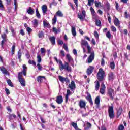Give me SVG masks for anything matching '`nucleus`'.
I'll list each match as a JSON object with an SVG mask.
<instances>
[{"mask_svg": "<svg viewBox=\"0 0 130 130\" xmlns=\"http://www.w3.org/2000/svg\"><path fill=\"white\" fill-rule=\"evenodd\" d=\"M23 71L21 72L18 73V81L20 83L22 87H25L26 86V83L25 82V79L23 78V74L24 76L27 75V67L26 64H24L23 66Z\"/></svg>", "mask_w": 130, "mask_h": 130, "instance_id": "1", "label": "nucleus"}, {"mask_svg": "<svg viewBox=\"0 0 130 130\" xmlns=\"http://www.w3.org/2000/svg\"><path fill=\"white\" fill-rule=\"evenodd\" d=\"M54 59L57 63L60 64L59 68L60 71H62V70H66L67 72H72V68L70 65H69V63L66 62L64 65H63V64H62V61L60 60H57V58H56V57H54Z\"/></svg>", "mask_w": 130, "mask_h": 130, "instance_id": "2", "label": "nucleus"}, {"mask_svg": "<svg viewBox=\"0 0 130 130\" xmlns=\"http://www.w3.org/2000/svg\"><path fill=\"white\" fill-rule=\"evenodd\" d=\"M87 47L88 50V53H90V55L88 57V63H91V62L94 60V58L95 57V53L94 52H91L92 48L90 47V46H88Z\"/></svg>", "mask_w": 130, "mask_h": 130, "instance_id": "3", "label": "nucleus"}, {"mask_svg": "<svg viewBox=\"0 0 130 130\" xmlns=\"http://www.w3.org/2000/svg\"><path fill=\"white\" fill-rule=\"evenodd\" d=\"M105 75V73L104 71H103V69H102V68H100L97 74L98 80H99V81H103Z\"/></svg>", "mask_w": 130, "mask_h": 130, "instance_id": "4", "label": "nucleus"}, {"mask_svg": "<svg viewBox=\"0 0 130 130\" xmlns=\"http://www.w3.org/2000/svg\"><path fill=\"white\" fill-rule=\"evenodd\" d=\"M108 113L110 118L112 119L114 117V111H113V107L109 106L108 108Z\"/></svg>", "mask_w": 130, "mask_h": 130, "instance_id": "5", "label": "nucleus"}, {"mask_svg": "<svg viewBox=\"0 0 130 130\" xmlns=\"http://www.w3.org/2000/svg\"><path fill=\"white\" fill-rule=\"evenodd\" d=\"M78 17L81 21H84V19L86 18V11L85 10L82 11V13H79Z\"/></svg>", "mask_w": 130, "mask_h": 130, "instance_id": "6", "label": "nucleus"}, {"mask_svg": "<svg viewBox=\"0 0 130 130\" xmlns=\"http://www.w3.org/2000/svg\"><path fill=\"white\" fill-rule=\"evenodd\" d=\"M69 88L71 90V91H74L76 89V83L74 81H72L70 84L68 85Z\"/></svg>", "mask_w": 130, "mask_h": 130, "instance_id": "7", "label": "nucleus"}, {"mask_svg": "<svg viewBox=\"0 0 130 130\" xmlns=\"http://www.w3.org/2000/svg\"><path fill=\"white\" fill-rule=\"evenodd\" d=\"M56 102H57L58 104H61L63 102L62 96L60 95L57 96L56 99Z\"/></svg>", "mask_w": 130, "mask_h": 130, "instance_id": "8", "label": "nucleus"}, {"mask_svg": "<svg viewBox=\"0 0 130 130\" xmlns=\"http://www.w3.org/2000/svg\"><path fill=\"white\" fill-rule=\"evenodd\" d=\"M106 87H105V85L103 82L102 83V84L101 85V88H100V93L102 94H104L105 93V89Z\"/></svg>", "mask_w": 130, "mask_h": 130, "instance_id": "9", "label": "nucleus"}, {"mask_svg": "<svg viewBox=\"0 0 130 130\" xmlns=\"http://www.w3.org/2000/svg\"><path fill=\"white\" fill-rule=\"evenodd\" d=\"M114 23L116 27H118V28H120V23L117 18H115L114 20Z\"/></svg>", "mask_w": 130, "mask_h": 130, "instance_id": "10", "label": "nucleus"}, {"mask_svg": "<svg viewBox=\"0 0 130 130\" xmlns=\"http://www.w3.org/2000/svg\"><path fill=\"white\" fill-rule=\"evenodd\" d=\"M58 79L60 82H61V83H64V82H69V79H68V78H64L61 76H59Z\"/></svg>", "mask_w": 130, "mask_h": 130, "instance_id": "11", "label": "nucleus"}, {"mask_svg": "<svg viewBox=\"0 0 130 130\" xmlns=\"http://www.w3.org/2000/svg\"><path fill=\"white\" fill-rule=\"evenodd\" d=\"M79 105L80 108H85V107H86V102L83 100H80L79 103Z\"/></svg>", "mask_w": 130, "mask_h": 130, "instance_id": "12", "label": "nucleus"}, {"mask_svg": "<svg viewBox=\"0 0 130 130\" xmlns=\"http://www.w3.org/2000/svg\"><path fill=\"white\" fill-rule=\"evenodd\" d=\"M93 71H94V68L92 66H89L87 70V74L89 76L91 75L92 73H93Z\"/></svg>", "mask_w": 130, "mask_h": 130, "instance_id": "13", "label": "nucleus"}, {"mask_svg": "<svg viewBox=\"0 0 130 130\" xmlns=\"http://www.w3.org/2000/svg\"><path fill=\"white\" fill-rule=\"evenodd\" d=\"M43 79L44 80H45V77L39 76L37 78V82H38V83H42V82H43Z\"/></svg>", "mask_w": 130, "mask_h": 130, "instance_id": "14", "label": "nucleus"}, {"mask_svg": "<svg viewBox=\"0 0 130 130\" xmlns=\"http://www.w3.org/2000/svg\"><path fill=\"white\" fill-rule=\"evenodd\" d=\"M66 58L68 59V61L69 62H74V59L72 57V56L70 55V54H67L66 55Z\"/></svg>", "mask_w": 130, "mask_h": 130, "instance_id": "15", "label": "nucleus"}, {"mask_svg": "<svg viewBox=\"0 0 130 130\" xmlns=\"http://www.w3.org/2000/svg\"><path fill=\"white\" fill-rule=\"evenodd\" d=\"M27 12L28 15H33L35 13V10L31 7H29L27 9Z\"/></svg>", "mask_w": 130, "mask_h": 130, "instance_id": "16", "label": "nucleus"}, {"mask_svg": "<svg viewBox=\"0 0 130 130\" xmlns=\"http://www.w3.org/2000/svg\"><path fill=\"white\" fill-rule=\"evenodd\" d=\"M0 71H1L2 73H3L4 75H8V71L5 67H1Z\"/></svg>", "mask_w": 130, "mask_h": 130, "instance_id": "17", "label": "nucleus"}, {"mask_svg": "<svg viewBox=\"0 0 130 130\" xmlns=\"http://www.w3.org/2000/svg\"><path fill=\"white\" fill-rule=\"evenodd\" d=\"M42 10L43 15H45V14H46V12H47V6L45 5H43L42 6Z\"/></svg>", "mask_w": 130, "mask_h": 130, "instance_id": "18", "label": "nucleus"}, {"mask_svg": "<svg viewBox=\"0 0 130 130\" xmlns=\"http://www.w3.org/2000/svg\"><path fill=\"white\" fill-rule=\"evenodd\" d=\"M112 94H113V89L111 88L109 89L108 91V94L112 100L113 99V97L112 96Z\"/></svg>", "mask_w": 130, "mask_h": 130, "instance_id": "19", "label": "nucleus"}, {"mask_svg": "<svg viewBox=\"0 0 130 130\" xmlns=\"http://www.w3.org/2000/svg\"><path fill=\"white\" fill-rule=\"evenodd\" d=\"M81 45L83 47V45L84 46H86L87 47H88V46H89V43H88V42H87V41H85L84 40H82L81 41Z\"/></svg>", "mask_w": 130, "mask_h": 130, "instance_id": "20", "label": "nucleus"}, {"mask_svg": "<svg viewBox=\"0 0 130 130\" xmlns=\"http://www.w3.org/2000/svg\"><path fill=\"white\" fill-rule=\"evenodd\" d=\"M95 84V89L96 91H98L99 90V88L100 87V84H99V82L98 81H96L94 82Z\"/></svg>", "mask_w": 130, "mask_h": 130, "instance_id": "21", "label": "nucleus"}, {"mask_svg": "<svg viewBox=\"0 0 130 130\" xmlns=\"http://www.w3.org/2000/svg\"><path fill=\"white\" fill-rule=\"evenodd\" d=\"M50 40L52 45H55V37H50Z\"/></svg>", "mask_w": 130, "mask_h": 130, "instance_id": "22", "label": "nucleus"}, {"mask_svg": "<svg viewBox=\"0 0 130 130\" xmlns=\"http://www.w3.org/2000/svg\"><path fill=\"white\" fill-rule=\"evenodd\" d=\"M52 31L55 34H57V33H60V28H58V29L56 27H53L52 28Z\"/></svg>", "mask_w": 130, "mask_h": 130, "instance_id": "23", "label": "nucleus"}, {"mask_svg": "<svg viewBox=\"0 0 130 130\" xmlns=\"http://www.w3.org/2000/svg\"><path fill=\"white\" fill-rule=\"evenodd\" d=\"M87 99H88L89 102L91 105H93V101L92 100V97H91V94H88Z\"/></svg>", "mask_w": 130, "mask_h": 130, "instance_id": "24", "label": "nucleus"}, {"mask_svg": "<svg viewBox=\"0 0 130 130\" xmlns=\"http://www.w3.org/2000/svg\"><path fill=\"white\" fill-rule=\"evenodd\" d=\"M121 113H122V108L119 107L117 113V116L119 117L121 115Z\"/></svg>", "mask_w": 130, "mask_h": 130, "instance_id": "25", "label": "nucleus"}, {"mask_svg": "<svg viewBox=\"0 0 130 130\" xmlns=\"http://www.w3.org/2000/svg\"><path fill=\"white\" fill-rule=\"evenodd\" d=\"M48 21H47V20H43V26H44V28H47L48 27Z\"/></svg>", "mask_w": 130, "mask_h": 130, "instance_id": "26", "label": "nucleus"}, {"mask_svg": "<svg viewBox=\"0 0 130 130\" xmlns=\"http://www.w3.org/2000/svg\"><path fill=\"white\" fill-rule=\"evenodd\" d=\"M87 127H85L84 128V130H89V128H91L92 127V124L90 123V122H87Z\"/></svg>", "mask_w": 130, "mask_h": 130, "instance_id": "27", "label": "nucleus"}, {"mask_svg": "<svg viewBox=\"0 0 130 130\" xmlns=\"http://www.w3.org/2000/svg\"><path fill=\"white\" fill-rule=\"evenodd\" d=\"M71 31H72V35L73 36H76V35H77V32H76V27H72Z\"/></svg>", "mask_w": 130, "mask_h": 130, "instance_id": "28", "label": "nucleus"}, {"mask_svg": "<svg viewBox=\"0 0 130 130\" xmlns=\"http://www.w3.org/2000/svg\"><path fill=\"white\" fill-rule=\"evenodd\" d=\"M33 25L35 28H36L38 26V20L37 19H34L33 21Z\"/></svg>", "mask_w": 130, "mask_h": 130, "instance_id": "29", "label": "nucleus"}, {"mask_svg": "<svg viewBox=\"0 0 130 130\" xmlns=\"http://www.w3.org/2000/svg\"><path fill=\"white\" fill-rule=\"evenodd\" d=\"M57 20V18H56V16H54V18L52 19V25H55Z\"/></svg>", "mask_w": 130, "mask_h": 130, "instance_id": "30", "label": "nucleus"}, {"mask_svg": "<svg viewBox=\"0 0 130 130\" xmlns=\"http://www.w3.org/2000/svg\"><path fill=\"white\" fill-rule=\"evenodd\" d=\"M109 80H113V78H114V76H113V73L112 72H110L109 73Z\"/></svg>", "mask_w": 130, "mask_h": 130, "instance_id": "31", "label": "nucleus"}, {"mask_svg": "<svg viewBox=\"0 0 130 130\" xmlns=\"http://www.w3.org/2000/svg\"><path fill=\"white\" fill-rule=\"evenodd\" d=\"M71 125L75 128V129L78 128V125L77 124V123H75L74 122H71Z\"/></svg>", "mask_w": 130, "mask_h": 130, "instance_id": "32", "label": "nucleus"}, {"mask_svg": "<svg viewBox=\"0 0 130 130\" xmlns=\"http://www.w3.org/2000/svg\"><path fill=\"white\" fill-rule=\"evenodd\" d=\"M95 103V104H97V105L100 104V97L97 96L96 98Z\"/></svg>", "mask_w": 130, "mask_h": 130, "instance_id": "33", "label": "nucleus"}, {"mask_svg": "<svg viewBox=\"0 0 130 130\" xmlns=\"http://www.w3.org/2000/svg\"><path fill=\"white\" fill-rule=\"evenodd\" d=\"M56 15H57L58 17H63V14H62V12H61L60 11H57Z\"/></svg>", "mask_w": 130, "mask_h": 130, "instance_id": "34", "label": "nucleus"}, {"mask_svg": "<svg viewBox=\"0 0 130 130\" xmlns=\"http://www.w3.org/2000/svg\"><path fill=\"white\" fill-rule=\"evenodd\" d=\"M95 6L96 8H99L101 6V3L98 1L94 2Z\"/></svg>", "mask_w": 130, "mask_h": 130, "instance_id": "35", "label": "nucleus"}, {"mask_svg": "<svg viewBox=\"0 0 130 130\" xmlns=\"http://www.w3.org/2000/svg\"><path fill=\"white\" fill-rule=\"evenodd\" d=\"M94 0H88V6H89V7H91L92 5L94 4Z\"/></svg>", "mask_w": 130, "mask_h": 130, "instance_id": "36", "label": "nucleus"}, {"mask_svg": "<svg viewBox=\"0 0 130 130\" xmlns=\"http://www.w3.org/2000/svg\"><path fill=\"white\" fill-rule=\"evenodd\" d=\"M124 17L125 19H130V15L129 14L127 13V11H125L124 13Z\"/></svg>", "mask_w": 130, "mask_h": 130, "instance_id": "37", "label": "nucleus"}, {"mask_svg": "<svg viewBox=\"0 0 130 130\" xmlns=\"http://www.w3.org/2000/svg\"><path fill=\"white\" fill-rule=\"evenodd\" d=\"M110 67L111 70H114V68H115V64H114V62H112L110 63Z\"/></svg>", "mask_w": 130, "mask_h": 130, "instance_id": "38", "label": "nucleus"}, {"mask_svg": "<svg viewBox=\"0 0 130 130\" xmlns=\"http://www.w3.org/2000/svg\"><path fill=\"white\" fill-rule=\"evenodd\" d=\"M7 84H8L9 86H10V87H14V85H13V83L12 82L11 80L8 79L7 81Z\"/></svg>", "mask_w": 130, "mask_h": 130, "instance_id": "39", "label": "nucleus"}, {"mask_svg": "<svg viewBox=\"0 0 130 130\" xmlns=\"http://www.w3.org/2000/svg\"><path fill=\"white\" fill-rule=\"evenodd\" d=\"M36 15L37 18H38V19H40L41 15H40V13H39V11H38V9L36 10Z\"/></svg>", "mask_w": 130, "mask_h": 130, "instance_id": "40", "label": "nucleus"}, {"mask_svg": "<svg viewBox=\"0 0 130 130\" xmlns=\"http://www.w3.org/2000/svg\"><path fill=\"white\" fill-rule=\"evenodd\" d=\"M90 11L92 16H95L96 15V12H95V10L93 9V7H90Z\"/></svg>", "mask_w": 130, "mask_h": 130, "instance_id": "41", "label": "nucleus"}, {"mask_svg": "<svg viewBox=\"0 0 130 130\" xmlns=\"http://www.w3.org/2000/svg\"><path fill=\"white\" fill-rule=\"evenodd\" d=\"M6 41H7V39H4L2 41L1 46L2 48H4V46L6 44Z\"/></svg>", "mask_w": 130, "mask_h": 130, "instance_id": "42", "label": "nucleus"}, {"mask_svg": "<svg viewBox=\"0 0 130 130\" xmlns=\"http://www.w3.org/2000/svg\"><path fill=\"white\" fill-rule=\"evenodd\" d=\"M95 22L96 26H101V21H100V20L96 19Z\"/></svg>", "mask_w": 130, "mask_h": 130, "instance_id": "43", "label": "nucleus"}, {"mask_svg": "<svg viewBox=\"0 0 130 130\" xmlns=\"http://www.w3.org/2000/svg\"><path fill=\"white\" fill-rule=\"evenodd\" d=\"M46 52V51L45 50V49L44 48H41V53L42 55H44Z\"/></svg>", "mask_w": 130, "mask_h": 130, "instance_id": "44", "label": "nucleus"}, {"mask_svg": "<svg viewBox=\"0 0 130 130\" xmlns=\"http://www.w3.org/2000/svg\"><path fill=\"white\" fill-rule=\"evenodd\" d=\"M15 49H16V46L13 45L12 47L11 52L12 54H15Z\"/></svg>", "mask_w": 130, "mask_h": 130, "instance_id": "45", "label": "nucleus"}, {"mask_svg": "<svg viewBox=\"0 0 130 130\" xmlns=\"http://www.w3.org/2000/svg\"><path fill=\"white\" fill-rule=\"evenodd\" d=\"M18 58L19 59H21V57H22V53H21V50H19L18 52Z\"/></svg>", "mask_w": 130, "mask_h": 130, "instance_id": "46", "label": "nucleus"}, {"mask_svg": "<svg viewBox=\"0 0 130 130\" xmlns=\"http://www.w3.org/2000/svg\"><path fill=\"white\" fill-rule=\"evenodd\" d=\"M28 63L29 64H33L34 66H36V62L34 60H29Z\"/></svg>", "mask_w": 130, "mask_h": 130, "instance_id": "47", "label": "nucleus"}, {"mask_svg": "<svg viewBox=\"0 0 130 130\" xmlns=\"http://www.w3.org/2000/svg\"><path fill=\"white\" fill-rule=\"evenodd\" d=\"M63 48L66 51H69V48H68V45L66 44H63Z\"/></svg>", "mask_w": 130, "mask_h": 130, "instance_id": "48", "label": "nucleus"}, {"mask_svg": "<svg viewBox=\"0 0 130 130\" xmlns=\"http://www.w3.org/2000/svg\"><path fill=\"white\" fill-rule=\"evenodd\" d=\"M37 68H38V70H39V71H42V67L41 66L40 63H39L37 64Z\"/></svg>", "mask_w": 130, "mask_h": 130, "instance_id": "49", "label": "nucleus"}, {"mask_svg": "<svg viewBox=\"0 0 130 130\" xmlns=\"http://www.w3.org/2000/svg\"><path fill=\"white\" fill-rule=\"evenodd\" d=\"M37 61L39 63L41 62V56L40 55L37 56Z\"/></svg>", "mask_w": 130, "mask_h": 130, "instance_id": "50", "label": "nucleus"}, {"mask_svg": "<svg viewBox=\"0 0 130 130\" xmlns=\"http://www.w3.org/2000/svg\"><path fill=\"white\" fill-rule=\"evenodd\" d=\"M106 37H107V38H110L111 37V34H110V32L108 31L106 34Z\"/></svg>", "mask_w": 130, "mask_h": 130, "instance_id": "51", "label": "nucleus"}, {"mask_svg": "<svg viewBox=\"0 0 130 130\" xmlns=\"http://www.w3.org/2000/svg\"><path fill=\"white\" fill-rule=\"evenodd\" d=\"M14 6L15 10H17V9H18V3H17V0H14Z\"/></svg>", "mask_w": 130, "mask_h": 130, "instance_id": "52", "label": "nucleus"}, {"mask_svg": "<svg viewBox=\"0 0 130 130\" xmlns=\"http://www.w3.org/2000/svg\"><path fill=\"white\" fill-rule=\"evenodd\" d=\"M94 35L95 38H99V35L98 34V32L97 31H94Z\"/></svg>", "mask_w": 130, "mask_h": 130, "instance_id": "53", "label": "nucleus"}, {"mask_svg": "<svg viewBox=\"0 0 130 130\" xmlns=\"http://www.w3.org/2000/svg\"><path fill=\"white\" fill-rule=\"evenodd\" d=\"M66 95L68 96H71V95H72V92H71V90H70L69 89H67Z\"/></svg>", "mask_w": 130, "mask_h": 130, "instance_id": "54", "label": "nucleus"}, {"mask_svg": "<svg viewBox=\"0 0 130 130\" xmlns=\"http://www.w3.org/2000/svg\"><path fill=\"white\" fill-rule=\"evenodd\" d=\"M108 20L109 21V23L110 24L111 23V17H110V16H109V14L108 13Z\"/></svg>", "mask_w": 130, "mask_h": 130, "instance_id": "55", "label": "nucleus"}, {"mask_svg": "<svg viewBox=\"0 0 130 130\" xmlns=\"http://www.w3.org/2000/svg\"><path fill=\"white\" fill-rule=\"evenodd\" d=\"M38 36L39 38H42V36H43V31L40 32L38 34Z\"/></svg>", "mask_w": 130, "mask_h": 130, "instance_id": "56", "label": "nucleus"}, {"mask_svg": "<svg viewBox=\"0 0 130 130\" xmlns=\"http://www.w3.org/2000/svg\"><path fill=\"white\" fill-rule=\"evenodd\" d=\"M119 130H123L124 129V126L123 125H120L118 127Z\"/></svg>", "mask_w": 130, "mask_h": 130, "instance_id": "57", "label": "nucleus"}, {"mask_svg": "<svg viewBox=\"0 0 130 130\" xmlns=\"http://www.w3.org/2000/svg\"><path fill=\"white\" fill-rule=\"evenodd\" d=\"M111 28L113 32H116V28L114 26H112Z\"/></svg>", "mask_w": 130, "mask_h": 130, "instance_id": "58", "label": "nucleus"}, {"mask_svg": "<svg viewBox=\"0 0 130 130\" xmlns=\"http://www.w3.org/2000/svg\"><path fill=\"white\" fill-rule=\"evenodd\" d=\"M60 54L62 57H64L65 55H66L64 54V51H63V50L60 51Z\"/></svg>", "mask_w": 130, "mask_h": 130, "instance_id": "59", "label": "nucleus"}, {"mask_svg": "<svg viewBox=\"0 0 130 130\" xmlns=\"http://www.w3.org/2000/svg\"><path fill=\"white\" fill-rule=\"evenodd\" d=\"M106 7L107 10H109L110 9V4L109 3H107L106 4Z\"/></svg>", "mask_w": 130, "mask_h": 130, "instance_id": "60", "label": "nucleus"}, {"mask_svg": "<svg viewBox=\"0 0 130 130\" xmlns=\"http://www.w3.org/2000/svg\"><path fill=\"white\" fill-rule=\"evenodd\" d=\"M26 30L27 31L28 33L29 34H30V32H32V29H31V28H30V27H27L26 28Z\"/></svg>", "mask_w": 130, "mask_h": 130, "instance_id": "61", "label": "nucleus"}, {"mask_svg": "<svg viewBox=\"0 0 130 130\" xmlns=\"http://www.w3.org/2000/svg\"><path fill=\"white\" fill-rule=\"evenodd\" d=\"M73 53L74 55H78V52H77V50L74 49L73 50Z\"/></svg>", "mask_w": 130, "mask_h": 130, "instance_id": "62", "label": "nucleus"}, {"mask_svg": "<svg viewBox=\"0 0 130 130\" xmlns=\"http://www.w3.org/2000/svg\"><path fill=\"white\" fill-rule=\"evenodd\" d=\"M5 92H6L7 95H10V90H9V89L6 88L5 89Z\"/></svg>", "mask_w": 130, "mask_h": 130, "instance_id": "63", "label": "nucleus"}, {"mask_svg": "<svg viewBox=\"0 0 130 130\" xmlns=\"http://www.w3.org/2000/svg\"><path fill=\"white\" fill-rule=\"evenodd\" d=\"M116 4V9L117 10V11H118V10H119V6L118 5V3H117V2H115Z\"/></svg>", "mask_w": 130, "mask_h": 130, "instance_id": "64", "label": "nucleus"}]
</instances>
